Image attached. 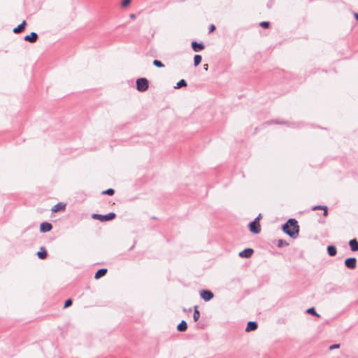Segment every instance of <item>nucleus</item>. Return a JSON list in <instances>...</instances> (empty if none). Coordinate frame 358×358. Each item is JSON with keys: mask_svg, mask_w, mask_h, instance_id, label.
<instances>
[{"mask_svg": "<svg viewBox=\"0 0 358 358\" xmlns=\"http://www.w3.org/2000/svg\"><path fill=\"white\" fill-rule=\"evenodd\" d=\"M283 231L290 237L295 238L298 236L299 232V227L295 219H289L288 221L282 226Z\"/></svg>", "mask_w": 358, "mask_h": 358, "instance_id": "f257e3e1", "label": "nucleus"}, {"mask_svg": "<svg viewBox=\"0 0 358 358\" xmlns=\"http://www.w3.org/2000/svg\"><path fill=\"white\" fill-rule=\"evenodd\" d=\"M260 216H261V215L259 214V216L257 217H256L255 219V220L253 222H250L249 224L250 231L255 234H259L261 231L259 221Z\"/></svg>", "mask_w": 358, "mask_h": 358, "instance_id": "f03ea898", "label": "nucleus"}, {"mask_svg": "<svg viewBox=\"0 0 358 358\" xmlns=\"http://www.w3.org/2000/svg\"><path fill=\"white\" fill-rule=\"evenodd\" d=\"M148 80L145 78H138L136 80V88L139 92H145L148 89Z\"/></svg>", "mask_w": 358, "mask_h": 358, "instance_id": "7ed1b4c3", "label": "nucleus"}, {"mask_svg": "<svg viewBox=\"0 0 358 358\" xmlns=\"http://www.w3.org/2000/svg\"><path fill=\"white\" fill-rule=\"evenodd\" d=\"M116 215L114 213H110L107 215H100V214H93L92 218L95 220H98L101 222H106L108 220H111L115 217Z\"/></svg>", "mask_w": 358, "mask_h": 358, "instance_id": "20e7f679", "label": "nucleus"}, {"mask_svg": "<svg viewBox=\"0 0 358 358\" xmlns=\"http://www.w3.org/2000/svg\"><path fill=\"white\" fill-rule=\"evenodd\" d=\"M345 266L350 269H355L357 266V259L355 257L347 258L345 260Z\"/></svg>", "mask_w": 358, "mask_h": 358, "instance_id": "39448f33", "label": "nucleus"}, {"mask_svg": "<svg viewBox=\"0 0 358 358\" xmlns=\"http://www.w3.org/2000/svg\"><path fill=\"white\" fill-rule=\"evenodd\" d=\"M201 297L206 301H208L213 298V293L210 290L203 289L200 292Z\"/></svg>", "mask_w": 358, "mask_h": 358, "instance_id": "423d86ee", "label": "nucleus"}, {"mask_svg": "<svg viewBox=\"0 0 358 358\" xmlns=\"http://www.w3.org/2000/svg\"><path fill=\"white\" fill-rule=\"evenodd\" d=\"M254 253V250L251 248H247L243 250L239 253V257L243 258H250Z\"/></svg>", "mask_w": 358, "mask_h": 358, "instance_id": "0eeeda50", "label": "nucleus"}, {"mask_svg": "<svg viewBox=\"0 0 358 358\" xmlns=\"http://www.w3.org/2000/svg\"><path fill=\"white\" fill-rule=\"evenodd\" d=\"M192 48L194 52H200L204 49V45L202 43H197L196 41H193L192 43Z\"/></svg>", "mask_w": 358, "mask_h": 358, "instance_id": "6e6552de", "label": "nucleus"}, {"mask_svg": "<svg viewBox=\"0 0 358 358\" xmlns=\"http://www.w3.org/2000/svg\"><path fill=\"white\" fill-rule=\"evenodd\" d=\"M52 224L46 222L41 223L40 225V231L43 233L50 231L52 229Z\"/></svg>", "mask_w": 358, "mask_h": 358, "instance_id": "1a4fd4ad", "label": "nucleus"}, {"mask_svg": "<svg viewBox=\"0 0 358 358\" xmlns=\"http://www.w3.org/2000/svg\"><path fill=\"white\" fill-rule=\"evenodd\" d=\"M38 38V34L35 32H31L29 35H27L24 36V41H29L30 43H34L36 41Z\"/></svg>", "mask_w": 358, "mask_h": 358, "instance_id": "9d476101", "label": "nucleus"}, {"mask_svg": "<svg viewBox=\"0 0 358 358\" xmlns=\"http://www.w3.org/2000/svg\"><path fill=\"white\" fill-rule=\"evenodd\" d=\"M257 329V323L254 321H250L248 323L245 331L247 332L255 331Z\"/></svg>", "mask_w": 358, "mask_h": 358, "instance_id": "9b49d317", "label": "nucleus"}, {"mask_svg": "<svg viewBox=\"0 0 358 358\" xmlns=\"http://www.w3.org/2000/svg\"><path fill=\"white\" fill-rule=\"evenodd\" d=\"M349 245L352 251H357L358 250V241L357 239H352L349 242Z\"/></svg>", "mask_w": 358, "mask_h": 358, "instance_id": "f8f14e48", "label": "nucleus"}, {"mask_svg": "<svg viewBox=\"0 0 358 358\" xmlns=\"http://www.w3.org/2000/svg\"><path fill=\"white\" fill-rule=\"evenodd\" d=\"M107 271H108L106 268H101L96 271V273H95L94 278L96 279H99V278L104 276L106 274Z\"/></svg>", "mask_w": 358, "mask_h": 358, "instance_id": "ddd939ff", "label": "nucleus"}, {"mask_svg": "<svg viewBox=\"0 0 358 358\" xmlns=\"http://www.w3.org/2000/svg\"><path fill=\"white\" fill-rule=\"evenodd\" d=\"M26 25V22L24 20L20 24H19L17 27L13 29V32L15 34H18L22 31Z\"/></svg>", "mask_w": 358, "mask_h": 358, "instance_id": "4468645a", "label": "nucleus"}, {"mask_svg": "<svg viewBox=\"0 0 358 358\" xmlns=\"http://www.w3.org/2000/svg\"><path fill=\"white\" fill-rule=\"evenodd\" d=\"M187 329V322L185 320L181 321V322L178 325L177 329L179 331H185Z\"/></svg>", "mask_w": 358, "mask_h": 358, "instance_id": "2eb2a0df", "label": "nucleus"}, {"mask_svg": "<svg viewBox=\"0 0 358 358\" xmlns=\"http://www.w3.org/2000/svg\"><path fill=\"white\" fill-rule=\"evenodd\" d=\"M327 252L329 256L334 257L336 255L337 250L335 246L329 245L327 247Z\"/></svg>", "mask_w": 358, "mask_h": 358, "instance_id": "dca6fc26", "label": "nucleus"}, {"mask_svg": "<svg viewBox=\"0 0 358 358\" xmlns=\"http://www.w3.org/2000/svg\"><path fill=\"white\" fill-rule=\"evenodd\" d=\"M38 257L41 259H44L47 256V252L44 248H41V250L37 253Z\"/></svg>", "mask_w": 358, "mask_h": 358, "instance_id": "f3484780", "label": "nucleus"}, {"mask_svg": "<svg viewBox=\"0 0 358 358\" xmlns=\"http://www.w3.org/2000/svg\"><path fill=\"white\" fill-rule=\"evenodd\" d=\"M64 208H65V205H64V204H63V203H57V204L55 205V206L52 207V210L53 212H57V211H59V210H63V209H64Z\"/></svg>", "mask_w": 358, "mask_h": 358, "instance_id": "a211bd4d", "label": "nucleus"}, {"mask_svg": "<svg viewBox=\"0 0 358 358\" xmlns=\"http://www.w3.org/2000/svg\"><path fill=\"white\" fill-rule=\"evenodd\" d=\"M200 317V313L198 310L197 306H194V314H193V319L194 322H197Z\"/></svg>", "mask_w": 358, "mask_h": 358, "instance_id": "6ab92c4d", "label": "nucleus"}, {"mask_svg": "<svg viewBox=\"0 0 358 358\" xmlns=\"http://www.w3.org/2000/svg\"><path fill=\"white\" fill-rule=\"evenodd\" d=\"M317 209H323L324 210V216H327V214H328V212H327V206H316L315 207L313 208V210H317Z\"/></svg>", "mask_w": 358, "mask_h": 358, "instance_id": "aec40b11", "label": "nucleus"}, {"mask_svg": "<svg viewBox=\"0 0 358 358\" xmlns=\"http://www.w3.org/2000/svg\"><path fill=\"white\" fill-rule=\"evenodd\" d=\"M201 56L199 55H196L194 57V66H198L201 62Z\"/></svg>", "mask_w": 358, "mask_h": 358, "instance_id": "412c9836", "label": "nucleus"}, {"mask_svg": "<svg viewBox=\"0 0 358 358\" xmlns=\"http://www.w3.org/2000/svg\"><path fill=\"white\" fill-rule=\"evenodd\" d=\"M187 86V82L182 79L180 80L176 85V86L175 87L176 89H178V88H180V87H185Z\"/></svg>", "mask_w": 358, "mask_h": 358, "instance_id": "4be33fe9", "label": "nucleus"}, {"mask_svg": "<svg viewBox=\"0 0 358 358\" xmlns=\"http://www.w3.org/2000/svg\"><path fill=\"white\" fill-rule=\"evenodd\" d=\"M306 312H307L308 313H310V314H312V315H315V316H317V317H318L320 316L319 314H317V313H316V311H315V308H308V309L306 310Z\"/></svg>", "mask_w": 358, "mask_h": 358, "instance_id": "5701e85b", "label": "nucleus"}, {"mask_svg": "<svg viewBox=\"0 0 358 358\" xmlns=\"http://www.w3.org/2000/svg\"><path fill=\"white\" fill-rule=\"evenodd\" d=\"M153 64L157 66V67H159V68H162V67H164V65L163 64V63L159 61V60H157V59H155L153 61Z\"/></svg>", "mask_w": 358, "mask_h": 358, "instance_id": "b1692460", "label": "nucleus"}, {"mask_svg": "<svg viewBox=\"0 0 358 358\" xmlns=\"http://www.w3.org/2000/svg\"><path fill=\"white\" fill-rule=\"evenodd\" d=\"M277 245H278V248H281V247H283V246L288 245V243L285 241L280 239V240L278 241Z\"/></svg>", "mask_w": 358, "mask_h": 358, "instance_id": "393cba45", "label": "nucleus"}, {"mask_svg": "<svg viewBox=\"0 0 358 358\" xmlns=\"http://www.w3.org/2000/svg\"><path fill=\"white\" fill-rule=\"evenodd\" d=\"M114 193H115V190L113 189H111V188L108 189H106V190L103 192V194L110 195V196L113 195Z\"/></svg>", "mask_w": 358, "mask_h": 358, "instance_id": "a878e982", "label": "nucleus"}, {"mask_svg": "<svg viewBox=\"0 0 358 358\" xmlns=\"http://www.w3.org/2000/svg\"><path fill=\"white\" fill-rule=\"evenodd\" d=\"M131 3V0H123L122 1L121 6L122 7H127Z\"/></svg>", "mask_w": 358, "mask_h": 358, "instance_id": "bb28decb", "label": "nucleus"}, {"mask_svg": "<svg viewBox=\"0 0 358 358\" xmlns=\"http://www.w3.org/2000/svg\"><path fill=\"white\" fill-rule=\"evenodd\" d=\"M72 304V300L71 299H67L65 303H64V308H67L69 306H70Z\"/></svg>", "mask_w": 358, "mask_h": 358, "instance_id": "cd10ccee", "label": "nucleus"}, {"mask_svg": "<svg viewBox=\"0 0 358 358\" xmlns=\"http://www.w3.org/2000/svg\"><path fill=\"white\" fill-rule=\"evenodd\" d=\"M260 26L263 28H268L269 27V22H262L260 23Z\"/></svg>", "mask_w": 358, "mask_h": 358, "instance_id": "c85d7f7f", "label": "nucleus"}, {"mask_svg": "<svg viewBox=\"0 0 358 358\" xmlns=\"http://www.w3.org/2000/svg\"><path fill=\"white\" fill-rule=\"evenodd\" d=\"M340 348V345L339 344H334V345H332L329 347V350H334V349H338Z\"/></svg>", "mask_w": 358, "mask_h": 358, "instance_id": "c756f323", "label": "nucleus"}, {"mask_svg": "<svg viewBox=\"0 0 358 358\" xmlns=\"http://www.w3.org/2000/svg\"><path fill=\"white\" fill-rule=\"evenodd\" d=\"M215 29V26L214 24H210L209 27V32H213Z\"/></svg>", "mask_w": 358, "mask_h": 358, "instance_id": "7c9ffc66", "label": "nucleus"}, {"mask_svg": "<svg viewBox=\"0 0 358 358\" xmlns=\"http://www.w3.org/2000/svg\"><path fill=\"white\" fill-rule=\"evenodd\" d=\"M354 16H355V17L357 20H358V13H354Z\"/></svg>", "mask_w": 358, "mask_h": 358, "instance_id": "2f4dec72", "label": "nucleus"}, {"mask_svg": "<svg viewBox=\"0 0 358 358\" xmlns=\"http://www.w3.org/2000/svg\"><path fill=\"white\" fill-rule=\"evenodd\" d=\"M130 17L131 18H134L135 17V15L134 14H131L130 15Z\"/></svg>", "mask_w": 358, "mask_h": 358, "instance_id": "473e14b6", "label": "nucleus"}, {"mask_svg": "<svg viewBox=\"0 0 358 358\" xmlns=\"http://www.w3.org/2000/svg\"><path fill=\"white\" fill-rule=\"evenodd\" d=\"M204 69H208V65H207V64L204 65Z\"/></svg>", "mask_w": 358, "mask_h": 358, "instance_id": "72a5a7b5", "label": "nucleus"}]
</instances>
